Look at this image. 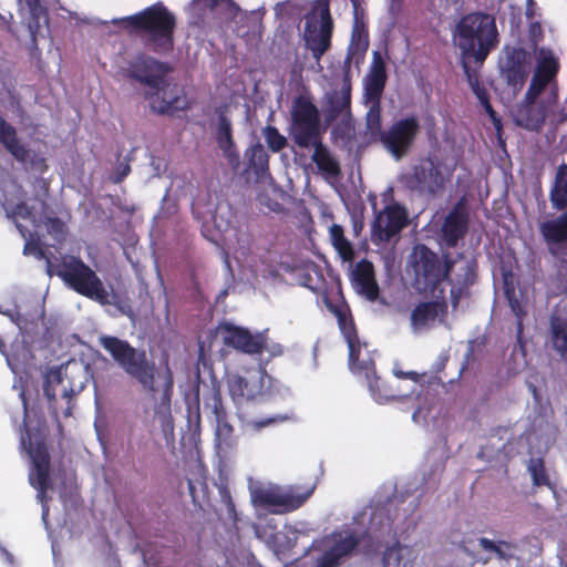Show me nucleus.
<instances>
[{"label": "nucleus", "instance_id": "f257e3e1", "mask_svg": "<svg viewBox=\"0 0 567 567\" xmlns=\"http://www.w3.org/2000/svg\"><path fill=\"white\" fill-rule=\"evenodd\" d=\"M453 42L460 52V62L482 68L501 42L494 16L475 11L460 18L453 30Z\"/></svg>", "mask_w": 567, "mask_h": 567}, {"label": "nucleus", "instance_id": "f03ea898", "mask_svg": "<svg viewBox=\"0 0 567 567\" xmlns=\"http://www.w3.org/2000/svg\"><path fill=\"white\" fill-rule=\"evenodd\" d=\"M172 68L168 63L147 55H140L128 63L125 76L144 85L143 96L157 114H173L182 110L181 97L167 80Z\"/></svg>", "mask_w": 567, "mask_h": 567}, {"label": "nucleus", "instance_id": "7ed1b4c3", "mask_svg": "<svg viewBox=\"0 0 567 567\" xmlns=\"http://www.w3.org/2000/svg\"><path fill=\"white\" fill-rule=\"evenodd\" d=\"M99 343L131 380L145 392L155 395L158 369L145 349L135 348L127 340L106 334L99 338Z\"/></svg>", "mask_w": 567, "mask_h": 567}, {"label": "nucleus", "instance_id": "20e7f679", "mask_svg": "<svg viewBox=\"0 0 567 567\" xmlns=\"http://www.w3.org/2000/svg\"><path fill=\"white\" fill-rule=\"evenodd\" d=\"M123 22L141 35L144 44L153 52L165 54L174 49L176 18L162 2L125 17Z\"/></svg>", "mask_w": 567, "mask_h": 567}, {"label": "nucleus", "instance_id": "39448f33", "mask_svg": "<svg viewBox=\"0 0 567 567\" xmlns=\"http://www.w3.org/2000/svg\"><path fill=\"white\" fill-rule=\"evenodd\" d=\"M48 274L59 277L76 293L99 302L111 305L110 293L96 272L80 257L63 255L47 259Z\"/></svg>", "mask_w": 567, "mask_h": 567}, {"label": "nucleus", "instance_id": "423d86ee", "mask_svg": "<svg viewBox=\"0 0 567 567\" xmlns=\"http://www.w3.org/2000/svg\"><path fill=\"white\" fill-rule=\"evenodd\" d=\"M456 265L451 254H443V259L426 245H416L412 255V267L415 279L423 286L425 292L434 296L439 292L442 282L450 278Z\"/></svg>", "mask_w": 567, "mask_h": 567}, {"label": "nucleus", "instance_id": "0eeeda50", "mask_svg": "<svg viewBox=\"0 0 567 567\" xmlns=\"http://www.w3.org/2000/svg\"><path fill=\"white\" fill-rule=\"evenodd\" d=\"M321 120L310 93L295 97L290 111L289 136L300 148H309L320 138Z\"/></svg>", "mask_w": 567, "mask_h": 567}, {"label": "nucleus", "instance_id": "6e6552de", "mask_svg": "<svg viewBox=\"0 0 567 567\" xmlns=\"http://www.w3.org/2000/svg\"><path fill=\"white\" fill-rule=\"evenodd\" d=\"M443 163L434 156H424L417 159L411 168L399 176V183L404 189L420 195H436L445 187L451 173L444 176Z\"/></svg>", "mask_w": 567, "mask_h": 567}, {"label": "nucleus", "instance_id": "1a4fd4ad", "mask_svg": "<svg viewBox=\"0 0 567 567\" xmlns=\"http://www.w3.org/2000/svg\"><path fill=\"white\" fill-rule=\"evenodd\" d=\"M333 31V20L329 0H316L311 16L307 18L305 40L307 48L316 60L330 49Z\"/></svg>", "mask_w": 567, "mask_h": 567}, {"label": "nucleus", "instance_id": "9d476101", "mask_svg": "<svg viewBox=\"0 0 567 567\" xmlns=\"http://www.w3.org/2000/svg\"><path fill=\"white\" fill-rule=\"evenodd\" d=\"M313 491L315 486L305 491H300V487H289L287 491L279 487H257L251 492V502L272 514H286L301 507Z\"/></svg>", "mask_w": 567, "mask_h": 567}, {"label": "nucleus", "instance_id": "9b49d317", "mask_svg": "<svg viewBox=\"0 0 567 567\" xmlns=\"http://www.w3.org/2000/svg\"><path fill=\"white\" fill-rule=\"evenodd\" d=\"M498 71L506 85L519 92L530 73L529 52L522 47L504 45L498 56Z\"/></svg>", "mask_w": 567, "mask_h": 567}, {"label": "nucleus", "instance_id": "f8f14e48", "mask_svg": "<svg viewBox=\"0 0 567 567\" xmlns=\"http://www.w3.org/2000/svg\"><path fill=\"white\" fill-rule=\"evenodd\" d=\"M420 131L417 117L411 115L394 121L386 131L381 132L380 141L394 158L401 159L414 145Z\"/></svg>", "mask_w": 567, "mask_h": 567}, {"label": "nucleus", "instance_id": "ddd939ff", "mask_svg": "<svg viewBox=\"0 0 567 567\" xmlns=\"http://www.w3.org/2000/svg\"><path fill=\"white\" fill-rule=\"evenodd\" d=\"M217 333L226 347L247 354H261L267 349L268 338L265 332L252 334L247 328L230 322H220Z\"/></svg>", "mask_w": 567, "mask_h": 567}, {"label": "nucleus", "instance_id": "4468645a", "mask_svg": "<svg viewBox=\"0 0 567 567\" xmlns=\"http://www.w3.org/2000/svg\"><path fill=\"white\" fill-rule=\"evenodd\" d=\"M28 453L32 460L29 482L37 489L38 498L42 502L48 489L51 487L50 454L44 439L35 440L34 442L30 441Z\"/></svg>", "mask_w": 567, "mask_h": 567}, {"label": "nucleus", "instance_id": "2eb2a0df", "mask_svg": "<svg viewBox=\"0 0 567 567\" xmlns=\"http://www.w3.org/2000/svg\"><path fill=\"white\" fill-rule=\"evenodd\" d=\"M409 223L406 209L399 204H391L381 210L373 224L372 235L380 241H389L398 235Z\"/></svg>", "mask_w": 567, "mask_h": 567}, {"label": "nucleus", "instance_id": "dca6fc26", "mask_svg": "<svg viewBox=\"0 0 567 567\" xmlns=\"http://www.w3.org/2000/svg\"><path fill=\"white\" fill-rule=\"evenodd\" d=\"M226 384L228 393L237 406L254 402L264 395V380L258 373H248L247 375L228 374Z\"/></svg>", "mask_w": 567, "mask_h": 567}, {"label": "nucleus", "instance_id": "f3484780", "mask_svg": "<svg viewBox=\"0 0 567 567\" xmlns=\"http://www.w3.org/2000/svg\"><path fill=\"white\" fill-rule=\"evenodd\" d=\"M323 112L326 121L332 123L342 115H351V74L343 71L341 90H332L324 94Z\"/></svg>", "mask_w": 567, "mask_h": 567}, {"label": "nucleus", "instance_id": "a211bd4d", "mask_svg": "<svg viewBox=\"0 0 567 567\" xmlns=\"http://www.w3.org/2000/svg\"><path fill=\"white\" fill-rule=\"evenodd\" d=\"M445 290L440 289L435 299L419 302L411 312V324L414 329L429 328L437 318H445L449 305L444 296Z\"/></svg>", "mask_w": 567, "mask_h": 567}, {"label": "nucleus", "instance_id": "6ab92c4d", "mask_svg": "<svg viewBox=\"0 0 567 567\" xmlns=\"http://www.w3.org/2000/svg\"><path fill=\"white\" fill-rule=\"evenodd\" d=\"M349 348V367L352 372H361L364 371L367 383L369 386V390L372 394V396L381 402V401H388L393 395L388 394L382 389V383L379 377L375 375L374 371V364L373 362H361L359 360L360 357V341H354L351 343H348Z\"/></svg>", "mask_w": 567, "mask_h": 567}, {"label": "nucleus", "instance_id": "aec40b11", "mask_svg": "<svg viewBox=\"0 0 567 567\" xmlns=\"http://www.w3.org/2000/svg\"><path fill=\"white\" fill-rule=\"evenodd\" d=\"M445 281L451 285V305L453 309H456L461 299L470 296L471 287L477 281L476 260L472 259L466 261L465 266L461 267L458 271L454 274V276L451 274L450 278Z\"/></svg>", "mask_w": 567, "mask_h": 567}, {"label": "nucleus", "instance_id": "412c9836", "mask_svg": "<svg viewBox=\"0 0 567 567\" xmlns=\"http://www.w3.org/2000/svg\"><path fill=\"white\" fill-rule=\"evenodd\" d=\"M558 70V61L553 55L544 56L539 60L525 94V102L527 104L535 102L546 86L556 78Z\"/></svg>", "mask_w": 567, "mask_h": 567}, {"label": "nucleus", "instance_id": "4be33fe9", "mask_svg": "<svg viewBox=\"0 0 567 567\" xmlns=\"http://www.w3.org/2000/svg\"><path fill=\"white\" fill-rule=\"evenodd\" d=\"M352 285L355 291L369 301L379 298L380 289L375 278L373 264L368 259H361L354 266L351 274Z\"/></svg>", "mask_w": 567, "mask_h": 567}, {"label": "nucleus", "instance_id": "5701e85b", "mask_svg": "<svg viewBox=\"0 0 567 567\" xmlns=\"http://www.w3.org/2000/svg\"><path fill=\"white\" fill-rule=\"evenodd\" d=\"M468 228V216L460 207H454L444 218L441 227V239L447 248L457 246L458 240L463 239Z\"/></svg>", "mask_w": 567, "mask_h": 567}, {"label": "nucleus", "instance_id": "b1692460", "mask_svg": "<svg viewBox=\"0 0 567 567\" xmlns=\"http://www.w3.org/2000/svg\"><path fill=\"white\" fill-rule=\"evenodd\" d=\"M386 69L383 58L379 51H374L370 70L364 79L365 101H381L385 84Z\"/></svg>", "mask_w": 567, "mask_h": 567}, {"label": "nucleus", "instance_id": "393cba45", "mask_svg": "<svg viewBox=\"0 0 567 567\" xmlns=\"http://www.w3.org/2000/svg\"><path fill=\"white\" fill-rule=\"evenodd\" d=\"M561 212L556 218L545 220L539 225V231L553 256H558L555 245L567 241V210Z\"/></svg>", "mask_w": 567, "mask_h": 567}, {"label": "nucleus", "instance_id": "a878e982", "mask_svg": "<svg viewBox=\"0 0 567 567\" xmlns=\"http://www.w3.org/2000/svg\"><path fill=\"white\" fill-rule=\"evenodd\" d=\"M216 142L228 163L237 166L239 163V152L233 137V125L230 120L224 114L218 116Z\"/></svg>", "mask_w": 567, "mask_h": 567}, {"label": "nucleus", "instance_id": "bb28decb", "mask_svg": "<svg viewBox=\"0 0 567 567\" xmlns=\"http://www.w3.org/2000/svg\"><path fill=\"white\" fill-rule=\"evenodd\" d=\"M313 153L311 155L312 162L317 165L318 169L327 177L338 178L341 175V167L339 161L330 153L328 147L323 145L321 137L311 144Z\"/></svg>", "mask_w": 567, "mask_h": 567}, {"label": "nucleus", "instance_id": "cd10ccee", "mask_svg": "<svg viewBox=\"0 0 567 567\" xmlns=\"http://www.w3.org/2000/svg\"><path fill=\"white\" fill-rule=\"evenodd\" d=\"M369 48V37L363 24H354L351 33V41L348 52L343 62V71H349L352 60L355 59L357 63L363 61L364 55Z\"/></svg>", "mask_w": 567, "mask_h": 567}, {"label": "nucleus", "instance_id": "c85d7f7f", "mask_svg": "<svg viewBox=\"0 0 567 567\" xmlns=\"http://www.w3.org/2000/svg\"><path fill=\"white\" fill-rule=\"evenodd\" d=\"M0 143L19 162H27L30 151L19 142L17 130L0 115Z\"/></svg>", "mask_w": 567, "mask_h": 567}, {"label": "nucleus", "instance_id": "c756f323", "mask_svg": "<svg viewBox=\"0 0 567 567\" xmlns=\"http://www.w3.org/2000/svg\"><path fill=\"white\" fill-rule=\"evenodd\" d=\"M415 558L416 555L412 547L395 540L383 551L382 563L384 567H413Z\"/></svg>", "mask_w": 567, "mask_h": 567}, {"label": "nucleus", "instance_id": "7c9ffc66", "mask_svg": "<svg viewBox=\"0 0 567 567\" xmlns=\"http://www.w3.org/2000/svg\"><path fill=\"white\" fill-rule=\"evenodd\" d=\"M63 377H65V385L61 389V396L68 401L64 415L70 416L73 409V404H71L72 399L85 388V374L81 369L73 371L65 368L63 370Z\"/></svg>", "mask_w": 567, "mask_h": 567}, {"label": "nucleus", "instance_id": "2f4dec72", "mask_svg": "<svg viewBox=\"0 0 567 567\" xmlns=\"http://www.w3.org/2000/svg\"><path fill=\"white\" fill-rule=\"evenodd\" d=\"M549 199L556 210L567 209V164L558 166L549 192Z\"/></svg>", "mask_w": 567, "mask_h": 567}, {"label": "nucleus", "instance_id": "473e14b6", "mask_svg": "<svg viewBox=\"0 0 567 567\" xmlns=\"http://www.w3.org/2000/svg\"><path fill=\"white\" fill-rule=\"evenodd\" d=\"M24 2L29 11V17L27 18L28 29L32 41L35 43L37 34L41 29V22H48V11L41 4V0H24Z\"/></svg>", "mask_w": 567, "mask_h": 567}, {"label": "nucleus", "instance_id": "72a5a7b5", "mask_svg": "<svg viewBox=\"0 0 567 567\" xmlns=\"http://www.w3.org/2000/svg\"><path fill=\"white\" fill-rule=\"evenodd\" d=\"M480 547L483 551L494 554L497 559L509 560L514 558L516 551V544L507 540L494 542L486 537L478 538Z\"/></svg>", "mask_w": 567, "mask_h": 567}, {"label": "nucleus", "instance_id": "f704fd0d", "mask_svg": "<svg viewBox=\"0 0 567 567\" xmlns=\"http://www.w3.org/2000/svg\"><path fill=\"white\" fill-rule=\"evenodd\" d=\"M550 339L554 349L565 357L567 353V321L557 315L550 316Z\"/></svg>", "mask_w": 567, "mask_h": 567}, {"label": "nucleus", "instance_id": "c9c22d12", "mask_svg": "<svg viewBox=\"0 0 567 567\" xmlns=\"http://www.w3.org/2000/svg\"><path fill=\"white\" fill-rule=\"evenodd\" d=\"M65 385V377L61 368H52L44 375L43 392L49 405L54 408L58 396V388Z\"/></svg>", "mask_w": 567, "mask_h": 567}, {"label": "nucleus", "instance_id": "e433bc0d", "mask_svg": "<svg viewBox=\"0 0 567 567\" xmlns=\"http://www.w3.org/2000/svg\"><path fill=\"white\" fill-rule=\"evenodd\" d=\"M329 234H330L331 243H332L333 247L336 248V250L338 251V254L340 255V257L344 261L353 260L354 249H353L351 243L344 236L342 226L338 225V224H332L329 229Z\"/></svg>", "mask_w": 567, "mask_h": 567}, {"label": "nucleus", "instance_id": "4c0bfd02", "mask_svg": "<svg viewBox=\"0 0 567 567\" xmlns=\"http://www.w3.org/2000/svg\"><path fill=\"white\" fill-rule=\"evenodd\" d=\"M504 293L506 297V300L508 302V306L512 310V312L516 317V333L517 338L520 339L523 336V321L524 318L527 315V311L525 310V307L522 305V302L516 297L515 288L512 284H508L506 280L504 282Z\"/></svg>", "mask_w": 567, "mask_h": 567}, {"label": "nucleus", "instance_id": "58836bf2", "mask_svg": "<svg viewBox=\"0 0 567 567\" xmlns=\"http://www.w3.org/2000/svg\"><path fill=\"white\" fill-rule=\"evenodd\" d=\"M472 65L473 64H463L461 66L464 71V74L466 76V80H467V83H468L471 90L473 91L475 96L478 99L480 103L486 102L487 100H489V93L484 87V85H482L480 82V78H478V73H477L478 68H476V66L473 68Z\"/></svg>", "mask_w": 567, "mask_h": 567}, {"label": "nucleus", "instance_id": "ea45409f", "mask_svg": "<svg viewBox=\"0 0 567 567\" xmlns=\"http://www.w3.org/2000/svg\"><path fill=\"white\" fill-rule=\"evenodd\" d=\"M249 165L256 171L264 173L269 167V155L260 143H256L249 150Z\"/></svg>", "mask_w": 567, "mask_h": 567}, {"label": "nucleus", "instance_id": "a19ab883", "mask_svg": "<svg viewBox=\"0 0 567 567\" xmlns=\"http://www.w3.org/2000/svg\"><path fill=\"white\" fill-rule=\"evenodd\" d=\"M359 546V539L355 535H348L333 544L329 550L336 555V557L341 560V558L349 556L352 554L357 547Z\"/></svg>", "mask_w": 567, "mask_h": 567}, {"label": "nucleus", "instance_id": "79ce46f5", "mask_svg": "<svg viewBox=\"0 0 567 567\" xmlns=\"http://www.w3.org/2000/svg\"><path fill=\"white\" fill-rule=\"evenodd\" d=\"M528 471L532 476L533 485L545 486L550 484L543 458H530L528 462Z\"/></svg>", "mask_w": 567, "mask_h": 567}, {"label": "nucleus", "instance_id": "37998d69", "mask_svg": "<svg viewBox=\"0 0 567 567\" xmlns=\"http://www.w3.org/2000/svg\"><path fill=\"white\" fill-rule=\"evenodd\" d=\"M370 103L369 111L367 113V127L372 133H379L381 135L382 116H381V101H367Z\"/></svg>", "mask_w": 567, "mask_h": 567}, {"label": "nucleus", "instance_id": "c03bdc74", "mask_svg": "<svg viewBox=\"0 0 567 567\" xmlns=\"http://www.w3.org/2000/svg\"><path fill=\"white\" fill-rule=\"evenodd\" d=\"M339 328L347 341V343H351L358 341V332L354 324V321L351 317H348L347 313L342 310H338L336 312Z\"/></svg>", "mask_w": 567, "mask_h": 567}, {"label": "nucleus", "instance_id": "a18cd8bd", "mask_svg": "<svg viewBox=\"0 0 567 567\" xmlns=\"http://www.w3.org/2000/svg\"><path fill=\"white\" fill-rule=\"evenodd\" d=\"M264 136L266 138L268 147L274 153L280 152L287 145V138L284 135H281L278 128L275 126H266L264 130Z\"/></svg>", "mask_w": 567, "mask_h": 567}, {"label": "nucleus", "instance_id": "49530a36", "mask_svg": "<svg viewBox=\"0 0 567 567\" xmlns=\"http://www.w3.org/2000/svg\"><path fill=\"white\" fill-rule=\"evenodd\" d=\"M7 216L12 219L19 217L22 219H29L33 224L37 223V217L33 213V208L30 207L25 202H20L16 204L9 212H7Z\"/></svg>", "mask_w": 567, "mask_h": 567}, {"label": "nucleus", "instance_id": "de8ad7c7", "mask_svg": "<svg viewBox=\"0 0 567 567\" xmlns=\"http://www.w3.org/2000/svg\"><path fill=\"white\" fill-rule=\"evenodd\" d=\"M173 388H174V378H173L171 370L167 368L165 378H164V383L162 386V393H161V406H163L167 411H169V409H171Z\"/></svg>", "mask_w": 567, "mask_h": 567}, {"label": "nucleus", "instance_id": "09e8293b", "mask_svg": "<svg viewBox=\"0 0 567 567\" xmlns=\"http://www.w3.org/2000/svg\"><path fill=\"white\" fill-rule=\"evenodd\" d=\"M209 405L212 406L216 420L227 419L228 413L226 406L224 405L219 389H215L213 391Z\"/></svg>", "mask_w": 567, "mask_h": 567}, {"label": "nucleus", "instance_id": "8fccbe9b", "mask_svg": "<svg viewBox=\"0 0 567 567\" xmlns=\"http://www.w3.org/2000/svg\"><path fill=\"white\" fill-rule=\"evenodd\" d=\"M339 564L340 560L328 549L318 558L316 567H337Z\"/></svg>", "mask_w": 567, "mask_h": 567}, {"label": "nucleus", "instance_id": "3c124183", "mask_svg": "<svg viewBox=\"0 0 567 567\" xmlns=\"http://www.w3.org/2000/svg\"><path fill=\"white\" fill-rule=\"evenodd\" d=\"M45 226L51 235H62L64 233V223L59 217H48Z\"/></svg>", "mask_w": 567, "mask_h": 567}, {"label": "nucleus", "instance_id": "603ef678", "mask_svg": "<svg viewBox=\"0 0 567 567\" xmlns=\"http://www.w3.org/2000/svg\"><path fill=\"white\" fill-rule=\"evenodd\" d=\"M285 420H287V416L276 415V416H272V417H267V419H264V420L254 421L251 423V426H252V429L255 431H259V430H261L265 426L271 425V424L277 423V422H282Z\"/></svg>", "mask_w": 567, "mask_h": 567}, {"label": "nucleus", "instance_id": "864d4df0", "mask_svg": "<svg viewBox=\"0 0 567 567\" xmlns=\"http://www.w3.org/2000/svg\"><path fill=\"white\" fill-rule=\"evenodd\" d=\"M216 421H217V425H218V434L221 436H225V437H230L234 432V427L228 422V417L223 419V420L219 419Z\"/></svg>", "mask_w": 567, "mask_h": 567}, {"label": "nucleus", "instance_id": "5fc2aeb1", "mask_svg": "<svg viewBox=\"0 0 567 567\" xmlns=\"http://www.w3.org/2000/svg\"><path fill=\"white\" fill-rule=\"evenodd\" d=\"M353 7L354 24H362L361 19L363 18L364 10L361 8L359 0H351Z\"/></svg>", "mask_w": 567, "mask_h": 567}, {"label": "nucleus", "instance_id": "6e6d98bb", "mask_svg": "<svg viewBox=\"0 0 567 567\" xmlns=\"http://www.w3.org/2000/svg\"><path fill=\"white\" fill-rule=\"evenodd\" d=\"M487 115L489 116L495 130L499 133L503 126L501 116L495 110H492L489 113H487Z\"/></svg>", "mask_w": 567, "mask_h": 567}, {"label": "nucleus", "instance_id": "4d7b16f0", "mask_svg": "<svg viewBox=\"0 0 567 567\" xmlns=\"http://www.w3.org/2000/svg\"><path fill=\"white\" fill-rule=\"evenodd\" d=\"M487 115L489 116L495 130L499 133L503 126L501 116L495 110H492L489 113H487Z\"/></svg>", "mask_w": 567, "mask_h": 567}, {"label": "nucleus", "instance_id": "13d9d810", "mask_svg": "<svg viewBox=\"0 0 567 567\" xmlns=\"http://www.w3.org/2000/svg\"><path fill=\"white\" fill-rule=\"evenodd\" d=\"M131 168L128 165H125L124 168L122 169L121 172V175L120 177L117 178V181H122L123 177H125L128 173H130Z\"/></svg>", "mask_w": 567, "mask_h": 567}, {"label": "nucleus", "instance_id": "bf43d9fd", "mask_svg": "<svg viewBox=\"0 0 567 567\" xmlns=\"http://www.w3.org/2000/svg\"><path fill=\"white\" fill-rule=\"evenodd\" d=\"M481 104L484 107L486 113H489L492 110H494L492 104H491V102H489V100H487L486 102H483Z\"/></svg>", "mask_w": 567, "mask_h": 567}, {"label": "nucleus", "instance_id": "052dcab7", "mask_svg": "<svg viewBox=\"0 0 567 567\" xmlns=\"http://www.w3.org/2000/svg\"><path fill=\"white\" fill-rule=\"evenodd\" d=\"M405 377L413 381H417V379H419V374L414 371L406 372Z\"/></svg>", "mask_w": 567, "mask_h": 567}, {"label": "nucleus", "instance_id": "680f3d73", "mask_svg": "<svg viewBox=\"0 0 567 567\" xmlns=\"http://www.w3.org/2000/svg\"><path fill=\"white\" fill-rule=\"evenodd\" d=\"M188 489H189L190 495L194 496L195 492H196V487L190 480H188Z\"/></svg>", "mask_w": 567, "mask_h": 567}, {"label": "nucleus", "instance_id": "e2e57ef3", "mask_svg": "<svg viewBox=\"0 0 567 567\" xmlns=\"http://www.w3.org/2000/svg\"><path fill=\"white\" fill-rule=\"evenodd\" d=\"M545 120V115L542 113L539 117L536 120V125L540 126Z\"/></svg>", "mask_w": 567, "mask_h": 567}, {"label": "nucleus", "instance_id": "0e129e2a", "mask_svg": "<svg viewBox=\"0 0 567 567\" xmlns=\"http://www.w3.org/2000/svg\"><path fill=\"white\" fill-rule=\"evenodd\" d=\"M17 228L22 234V236H25L27 229L21 224H17Z\"/></svg>", "mask_w": 567, "mask_h": 567}, {"label": "nucleus", "instance_id": "69168bd1", "mask_svg": "<svg viewBox=\"0 0 567 567\" xmlns=\"http://www.w3.org/2000/svg\"><path fill=\"white\" fill-rule=\"evenodd\" d=\"M457 258H460V259L464 258V254L463 252L457 254Z\"/></svg>", "mask_w": 567, "mask_h": 567}, {"label": "nucleus", "instance_id": "338daca9", "mask_svg": "<svg viewBox=\"0 0 567 567\" xmlns=\"http://www.w3.org/2000/svg\"><path fill=\"white\" fill-rule=\"evenodd\" d=\"M229 505H230L231 509H234V503H231V501H229Z\"/></svg>", "mask_w": 567, "mask_h": 567}]
</instances>
